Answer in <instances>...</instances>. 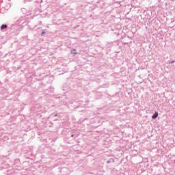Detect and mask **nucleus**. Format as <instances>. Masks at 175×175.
<instances>
[{
    "label": "nucleus",
    "mask_w": 175,
    "mask_h": 175,
    "mask_svg": "<svg viewBox=\"0 0 175 175\" xmlns=\"http://www.w3.org/2000/svg\"><path fill=\"white\" fill-rule=\"evenodd\" d=\"M71 54H74V55L77 54V52L76 51V49H72V50L71 51Z\"/></svg>",
    "instance_id": "7ed1b4c3"
},
{
    "label": "nucleus",
    "mask_w": 175,
    "mask_h": 175,
    "mask_svg": "<svg viewBox=\"0 0 175 175\" xmlns=\"http://www.w3.org/2000/svg\"><path fill=\"white\" fill-rule=\"evenodd\" d=\"M44 33V31H42V34L43 35Z\"/></svg>",
    "instance_id": "20e7f679"
},
{
    "label": "nucleus",
    "mask_w": 175,
    "mask_h": 175,
    "mask_svg": "<svg viewBox=\"0 0 175 175\" xmlns=\"http://www.w3.org/2000/svg\"><path fill=\"white\" fill-rule=\"evenodd\" d=\"M158 117V112H155L154 114L152 116V118H153V120H155V118H157Z\"/></svg>",
    "instance_id": "f257e3e1"
},
{
    "label": "nucleus",
    "mask_w": 175,
    "mask_h": 175,
    "mask_svg": "<svg viewBox=\"0 0 175 175\" xmlns=\"http://www.w3.org/2000/svg\"><path fill=\"white\" fill-rule=\"evenodd\" d=\"M8 28V25H2L1 27V29H6Z\"/></svg>",
    "instance_id": "f03ea898"
}]
</instances>
